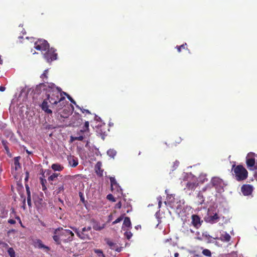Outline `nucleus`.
Masks as SVG:
<instances>
[{
  "label": "nucleus",
  "instance_id": "nucleus-13",
  "mask_svg": "<svg viewBox=\"0 0 257 257\" xmlns=\"http://www.w3.org/2000/svg\"><path fill=\"white\" fill-rule=\"evenodd\" d=\"M241 190L243 194L247 196L251 194L253 188L250 185L245 184L242 186Z\"/></svg>",
  "mask_w": 257,
  "mask_h": 257
},
{
  "label": "nucleus",
  "instance_id": "nucleus-1",
  "mask_svg": "<svg viewBox=\"0 0 257 257\" xmlns=\"http://www.w3.org/2000/svg\"><path fill=\"white\" fill-rule=\"evenodd\" d=\"M46 88L47 98L44 99L41 106L42 109L48 114H52V111L49 107L56 108L57 110L61 109L65 101V98L62 96L63 92L60 87H56L53 83H48Z\"/></svg>",
  "mask_w": 257,
  "mask_h": 257
},
{
  "label": "nucleus",
  "instance_id": "nucleus-41",
  "mask_svg": "<svg viewBox=\"0 0 257 257\" xmlns=\"http://www.w3.org/2000/svg\"><path fill=\"white\" fill-rule=\"evenodd\" d=\"M106 198L108 200L111 201L112 202H115V199L114 197L111 194H109L107 195V196H106Z\"/></svg>",
  "mask_w": 257,
  "mask_h": 257
},
{
  "label": "nucleus",
  "instance_id": "nucleus-2",
  "mask_svg": "<svg viewBox=\"0 0 257 257\" xmlns=\"http://www.w3.org/2000/svg\"><path fill=\"white\" fill-rule=\"evenodd\" d=\"M74 235L71 230L59 227L54 230L53 239L57 244H60L62 242L66 243L71 241Z\"/></svg>",
  "mask_w": 257,
  "mask_h": 257
},
{
  "label": "nucleus",
  "instance_id": "nucleus-23",
  "mask_svg": "<svg viewBox=\"0 0 257 257\" xmlns=\"http://www.w3.org/2000/svg\"><path fill=\"white\" fill-rule=\"evenodd\" d=\"M51 168L55 171H61L64 167L59 164H53L51 166Z\"/></svg>",
  "mask_w": 257,
  "mask_h": 257
},
{
  "label": "nucleus",
  "instance_id": "nucleus-33",
  "mask_svg": "<svg viewBox=\"0 0 257 257\" xmlns=\"http://www.w3.org/2000/svg\"><path fill=\"white\" fill-rule=\"evenodd\" d=\"M8 253L10 257H16L15 251L13 248L9 247L8 249Z\"/></svg>",
  "mask_w": 257,
  "mask_h": 257
},
{
  "label": "nucleus",
  "instance_id": "nucleus-10",
  "mask_svg": "<svg viewBox=\"0 0 257 257\" xmlns=\"http://www.w3.org/2000/svg\"><path fill=\"white\" fill-rule=\"evenodd\" d=\"M210 183L212 186L216 189L223 188V182L222 179L218 177H213Z\"/></svg>",
  "mask_w": 257,
  "mask_h": 257
},
{
  "label": "nucleus",
  "instance_id": "nucleus-40",
  "mask_svg": "<svg viewBox=\"0 0 257 257\" xmlns=\"http://www.w3.org/2000/svg\"><path fill=\"white\" fill-rule=\"evenodd\" d=\"M64 190V185H60L58 187V188L57 190V193L58 194V193H61V192H63Z\"/></svg>",
  "mask_w": 257,
  "mask_h": 257
},
{
  "label": "nucleus",
  "instance_id": "nucleus-4",
  "mask_svg": "<svg viewBox=\"0 0 257 257\" xmlns=\"http://www.w3.org/2000/svg\"><path fill=\"white\" fill-rule=\"evenodd\" d=\"M71 228L80 239L83 240L90 239V231L91 229V227L90 226L83 227L81 231L75 227Z\"/></svg>",
  "mask_w": 257,
  "mask_h": 257
},
{
  "label": "nucleus",
  "instance_id": "nucleus-14",
  "mask_svg": "<svg viewBox=\"0 0 257 257\" xmlns=\"http://www.w3.org/2000/svg\"><path fill=\"white\" fill-rule=\"evenodd\" d=\"M219 219V217L217 213H215L213 215H210L208 216L206 219L205 221L211 224H213L217 222Z\"/></svg>",
  "mask_w": 257,
  "mask_h": 257
},
{
  "label": "nucleus",
  "instance_id": "nucleus-20",
  "mask_svg": "<svg viewBox=\"0 0 257 257\" xmlns=\"http://www.w3.org/2000/svg\"><path fill=\"white\" fill-rule=\"evenodd\" d=\"M48 70L46 69V70H44L43 74H41L40 77L43 79V81L45 83H41L40 84V86H45V87H46L48 86V83L47 82H46L45 80H44L45 79H46V80L48 79Z\"/></svg>",
  "mask_w": 257,
  "mask_h": 257
},
{
  "label": "nucleus",
  "instance_id": "nucleus-48",
  "mask_svg": "<svg viewBox=\"0 0 257 257\" xmlns=\"http://www.w3.org/2000/svg\"><path fill=\"white\" fill-rule=\"evenodd\" d=\"M0 245H2L4 247H9V245L8 244V243H7L5 242H1V243H0Z\"/></svg>",
  "mask_w": 257,
  "mask_h": 257
},
{
  "label": "nucleus",
  "instance_id": "nucleus-31",
  "mask_svg": "<svg viewBox=\"0 0 257 257\" xmlns=\"http://www.w3.org/2000/svg\"><path fill=\"white\" fill-rule=\"evenodd\" d=\"M105 224H103L102 225H100L99 224H96L93 225V228L95 230H101L104 228Z\"/></svg>",
  "mask_w": 257,
  "mask_h": 257
},
{
  "label": "nucleus",
  "instance_id": "nucleus-38",
  "mask_svg": "<svg viewBox=\"0 0 257 257\" xmlns=\"http://www.w3.org/2000/svg\"><path fill=\"white\" fill-rule=\"evenodd\" d=\"M95 252L98 254V255L100 257H105L104 254H103L102 251L100 249H95L94 250Z\"/></svg>",
  "mask_w": 257,
  "mask_h": 257
},
{
  "label": "nucleus",
  "instance_id": "nucleus-5",
  "mask_svg": "<svg viewBox=\"0 0 257 257\" xmlns=\"http://www.w3.org/2000/svg\"><path fill=\"white\" fill-rule=\"evenodd\" d=\"M256 155L252 152L249 153L246 157V164L247 168L250 170H253L255 168V160Z\"/></svg>",
  "mask_w": 257,
  "mask_h": 257
},
{
  "label": "nucleus",
  "instance_id": "nucleus-42",
  "mask_svg": "<svg viewBox=\"0 0 257 257\" xmlns=\"http://www.w3.org/2000/svg\"><path fill=\"white\" fill-rule=\"evenodd\" d=\"M123 219V216H120L119 217H118V218H117L115 220H114L113 222H112V224H115L118 222H119L120 221H121Z\"/></svg>",
  "mask_w": 257,
  "mask_h": 257
},
{
  "label": "nucleus",
  "instance_id": "nucleus-54",
  "mask_svg": "<svg viewBox=\"0 0 257 257\" xmlns=\"http://www.w3.org/2000/svg\"><path fill=\"white\" fill-rule=\"evenodd\" d=\"M197 239L199 240H200V241H202V240H204V238L203 237V236H202L201 237H197Z\"/></svg>",
  "mask_w": 257,
  "mask_h": 257
},
{
  "label": "nucleus",
  "instance_id": "nucleus-34",
  "mask_svg": "<svg viewBox=\"0 0 257 257\" xmlns=\"http://www.w3.org/2000/svg\"><path fill=\"white\" fill-rule=\"evenodd\" d=\"M107 154L109 156L113 158L115 156L116 152L114 150L109 149L107 151Z\"/></svg>",
  "mask_w": 257,
  "mask_h": 257
},
{
  "label": "nucleus",
  "instance_id": "nucleus-58",
  "mask_svg": "<svg viewBox=\"0 0 257 257\" xmlns=\"http://www.w3.org/2000/svg\"><path fill=\"white\" fill-rule=\"evenodd\" d=\"M26 152H27V154H28L29 155H30V154H32V153L31 152H30V151H28V150H26Z\"/></svg>",
  "mask_w": 257,
  "mask_h": 257
},
{
  "label": "nucleus",
  "instance_id": "nucleus-49",
  "mask_svg": "<svg viewBox=\"0 0 257 257\" xmlns=\"http://www.w3.org/2000/svg\"><path fill=\"white\" fill-rule=\"evenodd\" d=\"M27 202H28V205L31 207V197H27Z\"/></svg>",
  "mask_w": 257,
  "mask_h": 257
},
{
  "label": "nucleus",
  "instance_id": "nucleus-59",
  "mask_svg": "<svg viewBox=\"0 0 257 257\" xmlns=\"http://www.w3.org/2000/svg\"><path fill=\"white\" fill-rule=\"evenodd\" d=\"M254 177L257 179V169L254 174Z\"/></svg>",
  "mask_w": 257,
  "mask_h": 257
},
{
  "label": "nucleus",
  "instance_id": "nucleus-7",
  "mask_svg": "<svg viewBox=\"0 0 257 257\" xmlns=\"http://www.w3.org/2000/svg\"><path fill=\"white\" fill-rule=\"evenodd\" d=\"M34 48L41 51H46L49 48L48 42L44 39H39L35 43Z\"/></svg>",
  "mask_w": 257,
  "mask_h": 257
},
{
  "label": "nucleus",
  "instance_id": "nucleus-52",
  "mask_svg": "<svg viewBox=\"0 0 257 257\" xmlns=\"http://www.w3.org/2000/svg\"><path fill=\"white\" fill-rule=\"evenodd\" d=\"M29 174L28 172H26V177L25 178V181H27L28 180L29 178Z\"/></svg>",
  "mask_w": 257,
  "mask_h": 257
},
{
  "label": "nucleus",
  "instance_id": "nucleus-26",
  "mask_svg": "<svg viewBox=\"0 0 257 257\" xmlns=\"http://www.w3.org/2000/svg\"><path fill=\"white\" fill-rule=\"evenodd\" d=\"M89 122L88 121H86L84 123V125L83 127V128L85 130L84 133L86 134V136H90V132H89Z\"/></svg>",
  "mask_w": 257,
  "mask_h": 257
},
{
  "label": "nucleus",
  "instance_id": "nucleus-30",
  "mask_svg": "<svg viewBox=\"0 0 257 257\" xmlns=\"http://www.w3.org/2000/svg\"><path fill=\"white\" fill-rule=\"evenodd\" d=\"M197 198L198 199L197 202L198 204L202 205L204 202V198L203 195L201 194V193H199L197 196Z\"/></svg>",
  "mask_w": 257,
  "mask_h": 257
},
{
  "label": "nucleus",
  "instance_id": "nucleus-17",
  "mask_svg": "<svg viewBox=\"0 0 257 257\" xmlns=\"http://www.w3.org/2000/svg\"><path fill=\"white\" fill-rule=\"evenodd\" d=\"M34 245L36 247H38L39 249L44 248L47 249V250H50V248L48 246L44 245L42 241L39 239H36L34 241Z\"/></svg>",
  "mask_w": 257,
  "mask_h": 257
},
{
  "label": "nucleus",
  "instance_id": "nucleus-44",
  "mask_svg": "<svg viewBox=\"0 0 257 257\" xmlns=\"http://www.w3.org/2000/svg\"><path fill=\"white\" fill-rule=\"evenodd\" d=\"M79 195L81 201L84 203L85 201V199L83 193L82 192H79Z\"/></svg>",
  "mask_w": 257,
  "mask_h": 257
},
{
  "label": "nucleus",
  "instance_id": "nucleus-53",
  "mask_svg": "<svg viewBox=\"0 0 257 257\" xmlns=\"http://www.w3.org/2000/svg\"><path fill=\"white\" fill-rule=\"evenodd\" d=\"M6 89V88L4 86H0V91L3 92Z\"/></svg>",
  "mask_w": 257,
  "mask_h": 257
},
{
  "label": "nucleus",
  "instance_id": "nucleus-25",
  "mask_svg": "<svg viewBox=\"0 0 257 257\" xmlns=\"http://www.w3.org/2000/svg\"><path fill=\"white\" fill-rule=\"evenodd\" d=\"M196 183L193 182H188L186 185V188L188 190H193L196 188Z\"/></svg>",
  "mask_w": 257,
  "mask_h": 257
},
{
  "label": "nucleus",
  "instance_id": "nucleus-9",
  "mask_svg": "<svg viewBox=\"0 0 257 257\" xmlns=\"http://www.w3.org/2000/svg\"><path fill=\"white\" fill-rule=\"evenodd\" d=\"M203 222L201 220L200 217L196 214H193L191 216V224L196 228L198 229L202 225Z\"/></svg>",
  "mask_w": 257,
  "mask_h": 257
},
{
  "label": "nucleus",
  "instance_id": "nucleus-56",
  "mask_svg": "<svg viewBox=\"0 0 257 257\" xmlns=\"http://www.w3.org/2000/svg\"><path fill=\"white\" fill-rule=\"evenodd\" d=\"M257 170V159H256V163L255 164V168H253V170Z\"/></svg>",
  "mask_w": 257,
  "mask_h": 257
},
{
  "label": "nucleus",
  "instance_id": "nucleus-21",
  "mask_svg": "<svg viewBox=\"0 0 257 257\" xmlns=\"http://www.w3.org/2000/svg\"><path fill=\"white\" fill-rule=\"evenodd\" d=\"M72 113L69 108H64L60 113V116L62 118H67Z\"/></svg>",
  "mask_w": 257,
  "mask_h": 257
},
{
  "label": "nucleus",
  "instance_id": "nucleus-60",
  "mask_svg": "<svg viewBox=\"0 0 257 257\" xmlns=\"http://www.w3.org/2000/svg\"><path fill=\"white\" fill-rule=\"evenodd\" d=\"M161 204H162V202H161V201H160H160H159V204H158V205H159V207H161Z\"/></svg>",
  "mask_w": 257,
  "mask_h": 257
},
{
  "label": "nucleus",
  "instance_id": "nucleus-35",
  "mask_svg": "<svg viewBox=\"0 0 257 257\" xmlns=\"http://www.w3.org/2000/svg\"><path fill=\"white\" fill-rule=\"evenodd\" d=\"M186 46L187 44L185 43L179 46H177L176 48H177L178 52L180 53L181 52V50L187 49Z\"/></svg>",
  "mask_w": 257,
  "mask_h": 257
},
{
  "label": "nucleus",
  "instance_id": "nucleus-11",
  "mask_svg": "<svg viewBox=\"0 0 257 257\" xmlns=\"http://www.w3.org/2000/svg\"><path fill=\"white\" fill-rule=\"evenodd\" d=\"M85 130L83 128L82 130H80L79 131H78L76 134V136H71V139L72 141H82L84 139L88 138L89 136H86V134L84 133Z\"/></svg>",
  "mask_w": 257,
  "mask_h": 257
},
{
  "label": "nucleus",
  "instance_id": "nucleus-29",
  "mask_svg": "<svg viewBox=\"0 0 257 257\" xmlns=\"http://www.w3.org/2000/svg\"><path fill=\"white\" fill-rule=\"evenodd\" d=\"M2 143L4 146L5 150L6 151L7 154L8 155L10 154V152L9 148L8 147V142H7V141L3 140L2 141Z\"/></svg>",
  "mask_w": 257,
  "mask_h": 257
},
{
  "label": "nucleus",
  "instance_id": "nucleus-55",
  "mask_svg": "<svg viewBox=\"0 0 257 257\" xmlns=\"http://www.w3.org/2000/svg\"><path fill=\"white\" fill-rule=\"evenodd\" d=\"M16 219H17L18 220H19L20 221V223L22 224V222H21V219H20V217L18 216H17L15 217Z\"/></svg>",
  "mask_w": 257,
  "mask_h": 257
},
{
  "label": "nucleus",
  "instance_id": "nucleus-61",
  "mask_svg": "<svg viewBox=\"0 0 257 257\" xmlns=\"http://www.w3.org/2000/svg\"><path fill=\"white\" fill-rule=\"evenodd\" d=\"M12 213L15 214V211L14 209H12Z\"/></svg>",
  "mask_w": 257,
  "mask_h": 257
},
{
  "label": "nucleus",
  "instance_id": "nucleus-36",
  "mask_svg": "<svg viewBox=\"0 0 257 257\" xmlns=\"http://www.w3.org/2000/svg\"><path fill=\"white\" fill-rule=\"evenodd\" d=\"M58 174L57 173H53L48 177V180L49 181H54L58 177Z\"/></svg>",
  "mask_w": 257,
  "mask_h": 257
},
{
  "label": "nucleus",
  "instance_id": "nucleus-50",
  "mask_svg": "<svg viewBox=\"0 0 257 257\" xmlns=\"http://www.w3.org/2000/svg\"><path fill=\"white\" fill-rule=\"evenodd\" d=\"M82 113H87L88 114H91L90 112L88 109H81Z\"/></svg>",
  "mask_w": 257,
  "mask_h": 257
},
{
  "label": "nucleus",
  "instance_id": "nucleus-37",
  "mask_svg": "<svg viewBox=\"0 0 257 257\" xmlns=\"http://www.w3.org/2000/svg\"><path fill=\"white\" fill-rule=\"evenodd\" d=\"M63 93L64 95H66L67 97V98L73 104L76 105V103L75 101L67 93L65 92H63Z\"/></svg>",
  "mask_w": 257,
  "mask_h": 257
},
{
  "label": "nucleus",
  "instance_id": "nucleus-45",
  "mask_svg": "<svg viewBox=\"0 0 257 257\" xmlns=\"http://www.w3.org/2000/svg\"><path fill=\"white\" fill-rule=\"evenodd\" d=\"M125 235H126V238L129 239L130 238H131V237H132V233L131 232H126L125 233Z\"/></svg>",
  "mask_w": 257,
  "mask_h": 257
},
{
  "label": "nucleus",
  "instance_id": "nucleus-62",
  "mask_svg": "<svg viewBox=\"0 0 257 257\" xmlns=\"http://www.w3.org/2000/svg\"><path fill=\"white\" fill-rule=\"evenodd\" d=\"M15 231V230H14V229H12L11 230H9V232H13V231Z\"/></svg>",
  "mask_w": 257,
  "mask_h": 257
},
{
  "label": "nucleus",
  "instance_id": "nucleus-32",
  "mask_svg": "<svg viewBox=\"0 0 257 257\" xmlns=\"http://www.w3.org/2000/svg\"><path fill=\"white\" fill-rule=\"evenodd\" d=\"M202 254L208 257H210L211 256V252L208 249H203L202 252Z\"/></svg>",
  "mask_w": 257,
  "mask_h": 257
},
{
  "label": "nucleus",
  "instance_id": "nucleus-63",
  "mask_svg": "<svg viewBox=\"0 0 257 257\" xmlns=\"http://www.w3.org/2000/svg\"><path fill=\"white\" fill-rule=\"evenodd\" d=\"M41 224H42L43 226H45V224L43 222H42V223H41Z\"/></svg>",
  "mask_w": 257,
  "mask_h": 257
},
{
  "label": "nucleus",
  "instance_id": "nucleus-27",
  "mask_svg": "<svg viewBox=\"0 0 257 257\" xmlns=\"http://www.w3.org/2000/svg\"><path fill=\"white\" fill-rule=\"evenodd\" d=\"M40 182L42 185V190L46 192V191L47 190V188L46 185V184L47 183L46 180L42 178H40Z\"/></svg>",
  "mask_w": 257,
  "mask_h": 257
},
{
  "label": "nucleus",
  "instance_id": "nucleus-15",
  "mask_svg": "<svg viewBox=\"0 0 257 257\" xmlns=\"http://www.w3.org/2000/svg\"><path fill=\"white\" fill-rule=\"evenodd\" d=\"M68 161L69 165L72 167H76L78 164V160L77 158L74 156H69L68 157Z\"/></svg>",
  "mask_w": 257,
  "mask_h": 257
},
{
  "label": "nucleus",
  "instance_id": "nucleus-39",
  "mask_svg": "<svg viewBox=\"0 0 257 257\" xmlns=\"http://www.w3.org/2000/svg\"><path fill=\"white\" fill-rule=\"evenodd\" d=\"M27 194V197H31V192L30 190V187L28 184L25 185Z\"/></svg>",
  "mask_w": 257,
  "mask_h": 257
},
{
  "label": "nucleus",
  "instance_id": "nucleus-8",
  "mask_svg": "<svg viewBox=\"0 0 257 257\" xmlns=\"http://www.w3.org/2000/svg\"><path fill=\"white\" fill-rule=\"evenodd\" d=\"M83 120L81 116L79 113H75L70 119L69 125L73 127H76L82 124Z\"/></svg>",
  "mask_w": 257,
  "mask_h": 257
},
{
  "label": "nucleus",
  "instance_id": "nucleus-22",
  "mask_svg": "<svg viewBox=\"0 0 257 257\" xmlns=\"http://www.w3.org/2000/svg\"><path fill=\"white\" fill-rule=\"evenodd\" d=\"M95 172L99 176L103 175V170L101 169V163L97 162L95 167Z\"/></svg>",
  "mask_w": 257,
  "mask_h": 257
},
{
  "label": "nucleus",
  "instance_id": "nucleus-43",
  "mask_svg": "<svg viewBox=\"0 0 257 257\" xmlns=\"http://www.w3.org/2000/svg\"><path fill=\"white\" fill-rule=\"evenodd\" d=\"M58 201L61 203V205H59V209L61 210V207L64 206V201L60 198L58 199Z\"/></svg>",
  "mask_w": 257,
  "mask_h": 257
},
{
  "label": "nucleus",
  "instance_id": "nucleus-47",
  "mask_svg": "<svg viewBox=\"0 0 257 257\" xmlns=\"http://www.w3.org/2000/svg\"><path fill=\"white\" fill-rule=\"evenodd\" d=\"M8 223L11 224H14L16 223V221L13 219H10L8 221Z\"/></svg>",
  "mask_w": 257,
  "mask_h": 257
},
{
  "label": "nucleus",
  "instance_id": "nucleus-57",
  "mask_svg": "<svg viewBox=\"0 0 257 257\" xmlns=\"http://www.w3.org/2000/svg\"><path fill=\"white\" fill-rule=\"evenodd\" d=\"M179 253H178V252H176V253H175V254H174V256H175V257H178V256H179Z\"/></svg>",
  "mask_w": 257,
  "mask_h": 257
},
{
  "label": "nucleus",
  "instance_id": "nucleus-6",
  "mask_svg": "<svg viewBox=\"0 0 257 257\" xmlns=\"http://www.w3.org/2000/svg\"><path fill=\"white\" fill-rule=\"evenodd\" d=\"M55 52L56 50L53 48H49L46 50V52L44 54V57L48 62H51L57 59V54Z\"/></svg>",
  "mask_w": 257,
  "mask_h": 257
},
{
  "label": "nucleus",
  "instance_id": "nucleus-16",
  "mask_svg": "<svg viewBox=\"0 0 257 257\" xmlns=\"http://www.w3.org/2000/svg\"><path fill=\"white\" fill-rule=\"evenodd\" d=\"M202 236L204 240L206 241L207 243H212L213 242V239H216L217 238V237H212L207 231L202 233Z\"/></svg>",
  "mask_w": 257,
  "mask_h": 257
},
{
  "label": "nucleus",
  "instance_id": "nucleus-19",
  "mask_svg": "<svg viewBox=\"0 0 257 257\" xmlns=\"http://www.w3.org/2000/svg\"><path fill=\"white\" fill-rule=\"evenodd\" d=\"M231 236L230 235L226 232H223L221 234L220 237L216 239H219L224 242H228L230 240Z\"/></svg>",
  "mask_w": 257,
  "mask_h": 257
},
{
  "label": "nucleus",
  "instance_id": "nucleus-24",
  "mask_svg": "<svg viewBox=\"0 0 257 257\" xmlns=\"http://www.w3.org/2000/svg\"><path fill=\"white\" fill-rule=\"evenodd\" d=\"M20 157H17L14 158V165L15 166V169L16 170H18L21 168V165L19 163V160Z\"/></svg>",
  "mask_w": 257,
  "mask_h": 257
},
{
  "label": "nucleus",
  "instance_id": "nucleus-46",
  "mask_svg": "<svg viewBox=\"0 0 257 257\" xmlns=\"http://www.w3.org/2000/svg\"><path fill=\"white\" fill-rule=\"evenodd\" d=\"M121 207V203L120 201H119L118 203H117L115 205V208L118 209H120Z\"/></svg>",
  "mask_w": 257,
  "mask_h": 257
},
{
  "label": "nucleus",
  "instance_id": "nucleus-18",
  "mask_svg": "<svg viewBox=\"0 0 257 257\" xmlns=\"http://www.w3.org/2000/svg\"><path fill=\"white\" fill-rule=\"evenodd\" d=\"M106 242L111 249L117 252H120L121 251V249L118 246L116 243L113 242L109 239H107Z\"/></svg>",
  "mask_w": 257,
  "mask_h": 257
},
{
  "label": "nucleus",
  "instance_id": "nucleus-12",
  "mask_svg": "<svg viewBox=\"0 0 257 257\" xmlns=\"http://www.w3.org/2000/svg\"><path fill=\"white\" fill-rule=\"evenodd\" d=\"M110 184H111V190L113 192V191H116L118 193H120L121 192V189L120 187L117 183L115 179L113 177H110L109 178Z\"/></svg>",
  "mask_w": 257,
  "mask_h": 257
},
{
  "label": "nucleus",
  "instance_id": "nucleus-3",
  "mask_svg": "<svg viewBox=\"0 0 257 257\" xmlns=\"http://www.w3.org/2000/svg\"><path fill=\"white\" fill-rule=\"evenodd\" d=\"M232 171L233 172V175H234L235 180L238 181L244 180L248 177V172L242 165H233Z\"/></svg>",
  "mask_w": 257,
  "mask_h": 257
},
{
  "label": "nucleus",
  "instance_id": "nucleus-51",
  "mask_svg": "<svg viewBox=\"0 0 257 257\" xmlns=\"http://www.w3.org/2000/svg\"><path fill=\"white\" fill-rule=\"evenodd\" d=\"M23 204L22 207L25 209H26V206L25 198H24Z\"/></svg>",
  "mask_w": 257,
  "mask_h": 257
},
{
  "label": "nucleus",
  "instance_id": "nucleus-28",
  "mask_svg": "<svg viewBox=\"0 0 257 257\" xmlns=\"http://www.w3.org/2000/svg\"><path fill=\"white\" fill-rule=\"evenodd\" d=\"M123 225L127 227H129L131 226V221L128 217H125L124 218Z\"/></svg>",
  "mask_w": 257,
  "mask_h": 257
},
{
  "label": "nucleus",
  "instance_id": "nucleus-64",
  "mask_svg": "<svg viewBox=\"0 0 257 257\" xmlns=\"http://www.w3.org/2000/svg\"><path fill=\"white\" fill-rule=\"evenodd\" d=\"M111 216H112V215H110L109 216V220H110Z\"/></svg>",
  "mask_w": 257,
  "mask_h": 257
}]
</instances>
